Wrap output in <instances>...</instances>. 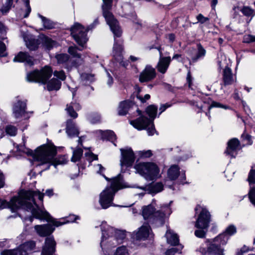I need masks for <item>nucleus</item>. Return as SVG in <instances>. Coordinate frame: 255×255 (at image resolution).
<instances>
[{"mask_svg":"<svg viewBox=\"0 0 255 255\" xmlns=\"http://www.w3.org/2000/svg\"><path fill=\"white\" fill-rule=\"evenodd\" d=\"M103 14L107 24L114 34L115 43L113 46V56L115 60L124 67L128 65V62L123 60L122 41L118 39L122 34V31L119 23L114 18L113 14L109 11L112 6V0H103Z\"/></svg>","mask_w":255,"mask_h":255,"instance_id":"f257e3e1","label":"nucleus"},{"mask_svg":"<svg viewBox=\"0 0 255 255\" xmlns=\"http://www.w3.org/2000/svg\"><path fill=\"white\" fill-rule=\"evenodd\" d=\"M44 195V194L39 191L21 190L19 192L18 195L13 197L9 202L0 200V209L8 207L11 209L12 212H14L21 208L30 211L32 214L33 209H38L34 197L37 196L38 199L42 201Z\"/></svg>","mask_w":255,"mask_h":255,"instance_id":"f03ea898","label":"nucleus"},{"mask_svg":"<svg viewBox=\"0 0 255 255\" xmlns=\"http://www.w3.org/2000/svg\"><path fill=\"white\" fill-rule=\"evenodd\" d=\"M57 153L56 147L52 144H43L38 147L34 152L28 150L27 154L33 156L35 161L40 162L38 165L46 164L45 170L49 168L51 165L55 167L58 164H64L67 159L64 155L55 158Z\"/></svg>","mask_w":255,"mask_h":255,"instance_id":"7ed1b4c3","label":"nucleus"},{"mask_svg":"<svg viewBox=\"0 0 255 255\" xmlns=\"http://www.w3.org/2000/svg\"><path fill=\"white\" fill-rule=\"evenodd\" d=\"M53 73L51 68L45 66L40 70H34L27 73L26 80L30 82L39 83L42 84L47 83L46 88L48 91L58 90L61 85V82L57 79L52 78L48 82L47 80L51 77Z\"/></svg>","mask_w":255,"mask_h":255,"instance_id":"20e7f679","label":"nucleus"},{"mask_svg":"<svg viewBox=\"0 0 255 255\" xmlns=\"http://www.w3.org/2000/svg\"><path fill=\"white\" fill-rule=\"evenodd\" d=\"M101 229L102 236L100 245L103 250L116 247L126 238L124 231L115 230L106 222H102Z\"/></svg>","mask_w":255,"mask_h":255,"instance_id":"39448f33","label":"nucleus"},{"mask_svg":"<svg viewBox=\"0 0 255 255\" xmlns=\"http://www.w3.org/2000/svg\"><path fill=\"white\" fill-rule=\"evenodd\" d=\"M172 202L171 201L169 204ZM154 201L151 204L142 207V215L144 220L149 223L158 224L162 225L164 222L166 216L171 214L172 211L170 208V204L162 205L160 209L156 210L154 207Z\"/></svg>","mask_w":255,"mask_h":255,"instance_id":"423d86ee","label":"nucleus"},{"mask_svg":"<svg viewBox=\"0 0 255 255\" xmlns=\"http://www.w3.org/2000/svg\"><path fill=\"white\" fill-rule=\"evenodd\" d=\"M124 187L123 180L121 175L112 180L110 186L107 187L99 195V202L102 208L106 209L114 206L113 202L116 192Z\"/></svg>","mask_w":255,"mask_h":255,"instance_id":"0eeeda50","label":"nucleus"},{"mask_svg":"<svg viewBox=\"0 0 255 255\" xmlns=\"http://www.w3.org/2000/svg\"><path fill=\"white\" fill-rule=\"evenodd\" d=\"M157 107L151 105L147 107L146 112L152 120L146 117L141 116L136 120L130 121V124L138 130L146 129L149 135H153L155 129L153 120L157 114Z\"/></svg>","mask_w":255,"mask_h":255,"instance_id":"6e6552de","label":"nucleus"},{"mask_svg":"<svg viewBox=\"0 0 255 255\" xmlns=\"http://www.w3.org/2000/svg\"><path fill=\"white\" fill-rule=\"evenodd\" d=\"M136 172L147 181L156 180L159 176V168L153 162H139L134 166Z\"/></svg>","mask_w":255,"mask_h":255,"instance_id":"1a4fd4ad","label":"nucleus"},{"mask_svg":"<svg viewBox=\"0 0 255 255\" xmlns=\"http://www.w3.org/2000/svg\"><path fill=\"white\" fill-rule=\"evenodd\" d=\"M98 24V20L96 19L92 24L85 29L80 23H76L71 28V34L77 43L83 46L88 40L86 31L92 29Z\"/></svg>","mask_w":255,"mask_h":255,"instance_id":"9d476101","label":"nucleus"},{"mask_svg":"<svg viewBox=\"0 0 255 255\" xmlns=\"http://www.w3.org/2000/svg\"><path fill=\"white\" fill-rule=\"evenodd\" d=\"M228 241V237L224 234H220L212 240L208 245L207 250H201L202 254L208 253L211 255H224L222 246L226 245Z\"/></svg>","mask_w":255,"mask_h":255,"instance_id":"9b49d317","label":"nucleus"},{"mask_svg":"<svg viewBox=\"0 0 255 255\" xmlns=\"http://www.w3.org/2000/svg\"><path fill=\"white\" fill-rule=\"evenodd\" d=\"M32 215L36 219L45 220L47 222H51L53 225L56 227L63 225L67 223L73 222L78 219V217L73 215L70 216L69 219L66 221H65V219H63L64 221L62 222L57 221L53 219L47 211L40 209L38 207V209L32 210Z\"/></svg>","mask_w":255,"mask_h":255,"instance_id":"f8f14e48","label":"nucleus"},{"mask_svg":"<svg viewBox=\"0 0 255 255\" xmlns=\"http://www.w3.org/2000/svg\"><path fill=\"white\" fill-rule=\"evenodd\" d=\"M27 47L30 50H35L38 48L40 42L42 43L44 47L48 50L55 46L56 42L50 38L44 35H40L39 39H36L30 36L27 39H24Z\"/></svg>","mask_w":255,"mask_h":255,"instance_id":"ddd939ff","label":"nucleus"},{"mask_svg":"<svg viewBox=\"0 0 255 255\" xmlns=\"http://www.w3.org/2000/svg\"><path fill=\"white\" fill-rule=\"evenodd\" d=\"M24 3V7L19 10L17 14L19 18H26L31 12V9L29 4V0H23ZM13 0H6L5 4L0 10L4 14H6L11 8Z\"/></svg>","mask_w":255,"mask_h":255,"instance_id":"4468645a","label":"nucleus"},{"mask_svg":"<svg viewBox=\"0 0 255 255\" xmlns=\"http://www.w3.org/2000/svg\"><path fill=\"white\" fill-rule=\"evenodd\" d=\"M151 231L148 223L143 224L137 231L133 232L132 237L134 244H137V242L145 241L149 236Z\"/></svg>","mask_w":255,"mask_h":255,"instance_id":"2eb2a0df","label":"nucleus"},{"mask_svg":"<svg viewBox=\"0 0 255 255\" xmlns=\"http://www.w3.org/2000/svg\"><path fill=\"white\" fill-rule=\"evenodd\" d=\"M122 157L120 159V165L122 169L124 166H131L135 160V156L131 148L121 149Z\"/></svg>","mask_w":255,"mask_h":255,"instance_id":"dca6fc26","label":"nucleus"},{"mask_svg":"<svg viewBox=\"0 0 255 255\" xmlns=\"http://www.w3.org/2000/svg\"><path fill=\"white\" fill-rule=\"evenodd\" d=\"M26 104L24 101L20 100L15 102L12 108L13 115L15 119L27 118V113L26 112Z\"/></svg>","mask_w":255,"mask_h":255,"instance_id":"f3484780","label":"nucleus"},{"mask_svg":"<svg viewBox=\"0 0 255 255\" xmlns=\"http://www.w3.org/2000/svg\"><path fill=\"white\" fill-rule=\"evenodd\" d=\"M210 222V214L205 208H202L195 224V227L198 229H207Z\"/></svg>","mask_w":255,"mask_h":255,"instance_id":"a211bd4d","label":"nucleus"},{"mask_svg":"<svg viewBox=\"0 0 255 255\" xmlns=\"http://www.w3.org/2000/svg\"><path fill=\"white\" fill-rule=\"evenodd\" d=\"M156 76L155 69L150 65H146L140 73L139 81L141 83L148 82L154 79Z\"/></svg>","mask_w":255,"mask_h":255,"instance_id":"6ab92c4d","label":"nucleus"},{"mask_svg":"<svg viewBox=\"0 0 255 255\" xmlns=\"http://www.w3.org/2000/svg\"><path fill=\"white\" fill-rule=\"evenodd\" d=\"M241 148L240 143L238 139L233 138L228 142V146L225 153L231 157H235L238 150Z\"/></svg>","mask_w":255,"mask_h":255,"instance_id":"aec40b11","label":"nucleus"},{"mask_svg":"<svg viewBox=\"0 0 255 255\" xmlns=\"http://www.w3.org/2000/svg\"><path fill=\"white\" fill-rule=\"evenodd\" d=\"M55 246L56 242L53 237L46 238L41 255H55Z\"/></svg>","mask_w":255,"mask_h":255,"instance_id":"412c9836","label":"nucleus"},{"mask_svg":"<svg viewBox=\"0 0 255 255\" xmlns=\"http://www.w3.org/2000/svg\"><path fill=\"white\" fill-rule=\"evenodd\" d=\"M158 50L159 51L160 57L156 67L159 72L164 74L166 72L169 67L171 59L169 56L163 57L162 56V52L160 51L159 49Z\"/></svg>","mask_w":255,"mask_h":255,"instance_id":"4be33fe9","label":"nucleus"},{"mask_svg":"<svg viewBox=\"0 0 255 255\" xmlns=\"http://www.w3.org/2000/svg\"><path fill=\"white\" fill-rule=\"evenodd\" d=\"M34 229L37 233L41 237H45L51 234L54 230V228L50 224L43 225H36Z\"/></svg>","mask_w":255,"mask_h":255,"instance_id":"5701e85b","label":"nucleus"},{"mask_svg":"<svg viewBox=\"0 0 255 255\" xmlns=\"http://www.w3.org/2000/svg\"><path fill=\"white\" fill-rule=\"evenodd\" d=\"M14 62H25L29 65L33 64V58L30 56L27 52H20L14 58Z\"/></svg>","mask_w":255,"mask_h":255,"instance_id":"b1692460","label":"nucleus"},{"mask_svg":"<svg viewBox=\"0 0 255 255\" xmlns=\"http://www.w3.org/2000/svg\"><path fill=\"white\" fill-rule=\"evenodd\" d=\"M66 131L70 137L78 136L79 131L73 120H68L67 121Z\"/></svg>","mask_w":255,"mask_h":255,"instance_id":"393cba45","label":"nucleus"},{"mask_svg":"<svg viewBox=\"0 0 255 255\" xmlns=\"http://www.w3.org/2000/svg\"><path fill=\"white\" fill-rule=\"evenodd\" d=\"M223 80L225 85H232L236 81V78L234 76L230 68L224 69Z\"/></svg>","mask_w":255,"mask_h":255,"instance_id":"a878e982","label":"nucleus"},{"mask_svg":"<svg viewBox=\"0 0 255 255\" xmlns=\"http://www.w3.org/2000/svg\"><path fill=\"white\" fill-rule=\"evenodd\" d=\"M165 236L168 244L172 246H176L179 243V239L176 234L170 229H167Z\"/></svg>","mask_w":255,"mask_h":255,"instance_id":"bb28decb","label":"nucleus"},{"mask_svg":"<svg viewBox=\"0 0 255 255\" xmlns=\"http://www.w3.org/2000/svg\"><path fill=\"white\" fill-rule=\"evenodd\" d=\"M1 255H27L26 250L22 247L21 245L13 250H4L1 252Z\"/></svg>","mask_w":255,"mask_h":255,"instance_id":"cd10ccee","label":"nucleus"},{"mask_svg":"<svg viewBox=\"0 0 255 255\" xmlns=\"http://www.w3.org/2000/svg\"><path fill=\"white\" fill-rule=\"evenodd\" d=\"M132 105V103L129 101L121 102L118 108V114L120 116L126 115Z\"/></svg>","mask_w":255,"mask_h":255,"instance_id":"c85d7f7f","label":"nucleus"},{"mask_svg":"<svg viewBox=\"0 0 255 255\" xmlns=\"http://www.w3.org/2000/svg\"><path fill=\"white\" fill-rule=\"evenodd\" d=\"M80 109V106L79 104L71 103L70 105H67L66 110L69 116L73 118H76L78 114L75 112V110H79Z\"/></svg>","mask_w":255,"mask_h":255,"instance_id":"c756f323","label":"nucleus"},{"mask_svg":"<svg viewBox=\"0 0 255 255\" xmlns=\"http://www.w3.org/2000/svg\"><path fill=\"white\" fill-rule=\"evenodd\" d=\"M145 188L149 193L155 194L163 190V185L161 182H157L149 184Z\"/></svg>","mask_w":255,"mask_h":255,"instance_id":"7c9ffc66","label":"nucleus"},{"mask_svg":"<svg viewBox=\"0 0 255 255\" xmlns=\"http://www.w3.org/2000/svg\"><path fill=\"white\" fill-rule=\"evenodd\" d=\"M217 63L220 70L230 68L226 56L222 53L218 54Z\"/></svg>","mask_w":255,"mask_h":255,"instance_id":"2f4dec72","label":"nucleus"},{"mask_svg":"<svg viewBox=\"0 0 255 255\" xmlns=\"http://www.w3.org/2000/svg\"><path fill=\"white\" fill-rule=\"evenodd\" d=\"M206 53V50L203 48V47L200 44H197V52L195 56H193L192 58V61L193 62H196L198 60L203 59Z\"/></svg>","mask_w":255,"mask_h":255,"instance_id":"473e14b6","label":"nucleus"},{"mask_svg":"<svg viewBox=\"0 0 255 255\" xmlns=\"http://www.w3.org/2000/svg\"><path fill=\"white\" fill-rule=\"evenodd\" d=\"M179 174V168L177 165H172L168 169V177L171 180H175Z\"/></svg>","mask_w":255,"mask_h":255,"instance_id":"72a5a7b5","label":"nucleus"},{"mask_svg":"<svg viewBox=\"0 0 255 255\" xmlns=\"http://www.w3.org/2000/svg\"><path fill=\"white\" fill-rule=\"evenodd\" d=\"M100 132L101 134L102 138L103 139H107L108 140H110L112 142H114V141L116 138V134L112 130H106V131L100 130Z\"/></svg>","mask_w":255,"mask_h":255,"instance_id":"f704fd0d","label":"nucleus"},{"mask_svg":"<svg viewBox=\"0 0 255 255\" xmlns=\"http://www.w3.org/2000/svg\"><path fill=\"white\" fill-rule=\"evenodd\" d=\"M83 155V150L81 148H77L73 149V155L71 157V161L75 162L79 161Z\"/></svg>","mask_w":255,"mask_h":255,"instance_id":"c9c22d12","label":"nucleus"},{"mask_svg":"<svg viewBox=\"0 0 255 255\" xmlns=\"http://www.w3.org/2000/svg\"><path fill=\"white\" fill-rule=\"evenodd\" d=\"M38 16L40 17L42 21L43 26L46 29H52L54 27V24L50 20L46 18L42 15L38 14Z\"/></svg>","mask_w":255,"mask_h":255,"instance_id":"e433bc0d","label":"nucleus"},{"mask_svg":"<svg viewBox=\"0 0 255 255\" xmlns=\"http://www.w3.org/2000/svg\"><path fill=\"white\" fill-rule=\"evenodd\" d=\"M21 246L24 250H26L28 253V252L33 251L35 249L36 245L35 242L30 241L24 243L22 244Z\"/></svg>","mask_w":255,"mask_h":255,"instance_id":"4c0bfd02","label":"nucleus"},{"mask_svg":"<svg viewBox=\"0 0 255 255\" xmlns=\"http://www.w3.org/2000/svg\"><path fill=\"white\" fill-rule=\"evenodd\" d=\"M240 10L246 16L253 17L255 14L254 10L248 6H244Z\"/></svg>","mask_w":255,"mask_h":255,"instance_id":"58836bf2","label":"nucleus"},{"mask_svg":"<svg viewBox=\"0 0 255 255\" xmlns=\"http://www.w3.org/2000/svg\"><path fill=\"white\" fill-rule=\"evenodd\" d=\"M236 232L237 229L236 227L233 225H231L226 228L225 232L222 234H224L229 238V236L234 235Z\"/></svg>","mask_w":255,"mask_h":255,"instance_id":"ea45409f","label":"nucleus"},{"mask_svg":"<svg viewBox=\"0 0 255 255\" xmlns=\"http://www.w3.org/2000/svg\"><path fill=\"white\" fill-rule=\"evenodd\" d=\"M58 63L63 64L68 61L69 56L66 54H60L56 56Z\"/></svg>","mask_w":255,"mask_h":255,"instance_id":"a19ab883","label":"nucleus"},{"mask_svg":"<svg viewBox=\"0 0 255 255\" xmlns=\"http://www.w3.org/2000/svg\"><path fill=\"white\" fill-rule=\"evenodd\" d=\"M6 132L10 136H15L17 133V128L12 125H8L5 128Z\"/></svg>","mask_w":255,"mask_h":255,"instance_id":"79ce46f5","label":"nucleus"},{"mask_svg":"<svg viewBox=\"0 0 255 255\" xmlns=\"http://www.w3.org/2000/svg\"><path fill=\"white\" fill-rule=\"evenodd\" d=\"M78 50H82L81 49H78L77 47L70 46L68 48V52L73 57L80 58L81 55L80 54L77 53Z\"/></svg>","mask_w":255,"mask_h":255,"instance_id":"37998d69","label":"nucleus"},{"mask_svg":"<svg viewBox=\"0 0 255 255\" xmlns=\"http://www.w3.org/2000/svg\"><path fill=\"white\" fill-rule=\"evenodd\" d=\"M114 255H129L127 248L125 246L119 247Z\"/></svg>","mask_w":255,"mask_h":255,"instance_id":"c03bdc74","label":"nucleus"},{"mask_svg":"<svg viewBox=\"0 0 255 255\" xmlns=\"http://www.w3.org/2000/svg\"><path fill=\"white\" fill-rule=\"evenodd\" d=\"M182 248L183 247L181 245H179L178 249L176 248H172L167 250L165 254L166 255H174L177 252L180 253V251L182 250Z\"/></svg>","mask_w":255,"mask_h":255,"instance_id":"a18cd8bd","label":"nucleus"},{"mask_svg":"<svg viewBox=\"0 0 255 255\" xmlns=\"http://www.w3.org/2000/svg\"><path fill=\"white\" fill-rule=\"evenodd\" d=\"M54 76L59 78L60 80L62 81H64L66 78V75L64 72L62 70L61 71H55L53 72Z\"/></svg>","mask_w":255,"mask_h":255,"instance_id":"49530a36","label":"nucleus"},{"mask_svg":"<svg viewBox=\"0 0 255 255\" xmlns=\"http://www.w3.org/2000/svg\"><path fill=\"white\" fill-rule=\"evenodd\" d=\"M95 167L97 169V172L102 175L106 180L109 181V179L102 173L105 170V168L100 164H97Z\"/></svg>","mask_w":255,"mask_h":255,"instance_id":"de8ad7c7","label":"nucleus"},{"mask_svg":"<svg viewBox=\"0 0 255 255\" xmlns=\"http://www.w3.org/2000/svg\"><path fill=\"white\" fill-rule=\"evenodd\" d=\"M255 168V166L254 167ZM254 167L251 170L248 177V181L250 183L255 182V169H253Z\"/></svg>","mask_w":255,"mask_h":255,"instance_id":"09e8293b","label":"nucleus"},{"mask_svg":"<svg viewBox=\"0 0 255 255\" xmlns=\"http://www.w3.org/2000/svg\"><path fill=\"white\" fill-rule=\"evenodd\" d=\"M255 41V36L250 34L245 35L244 36L243 42L245 43H250Z\"/></svg>","mask_w":255,"mask_h":255,"instance_id":"8fccbe9b","label":"nucleus"},{"mask_svg":"<svg viewBox=\"0 0 255 255\" xmlns=\"http://www.w3.org/2000/svg\"><path fill=\"white\" fill-rule=\"evenodd\" d=\"M196 18H197L198 21L197 22H196L195 23L200 22V23L203 24V23H204L208 21L209 20V19L208 17L204 16L201 13L198 14Z\"/></svg>","mask_w":255,"mask_h":255,"instance_id":"3c124183","label":"nucleus"},{"mask_svg":"<svg viewBox=\"0 0 255 255\" xmlns=\"http://www.w3.org/2000/svg\"><path fill=\"white\" fill-rule=\"evenodd\" d=\"M139 155L141 157L147 158L152 155V152L150 150L140 151L139 152Z\"/></svg>","mask_w":255,"mask_h":255,"instance_id":"603ef678","label":"nucleus"},{"mask_svg":"<svg viewBox=\"0 0 255 255\" xmlns=\"http://www.w3.org/2000/svg\"><path fill=\"white\" fill-rule=\"evenodd\" d=\"M6 47L5 44L0 41V57H4L7 54L5 52Z\"/></svg>","mask_w":255,"mask_h":255,"instance_id":"864d4df0","label":"nucleus"},{"mask_svg":"<svg viewBox=\"0 0 255 255\" xmlns=\"http://www.w3.org/2000/svg\"><path fill=\"white\" fill-rule=\"evenodd\" d=\"M249 195L251 202L255 206V187L250 191Z\"/></svg>","mask_w":255,"mask_h":255,"instance_id":"5fc2aeb1","label":"nucleus"},{"mask_svg":"<svg viewBox=\"0 0 255 255\" xmlns=\"http://www.w3.org/2000/svg\"><path fill=\"white\" fill-rule=\"evenodd\" d=\"M205 229H199V230H196L195 235L196 237L199 238H204L206 234Z\"/></svg>","mask_w":255,"mask_h":255,"instance_id":"6e6d98bb","label":"nucleus"},{"mask_svg":"<svg viewBox=\"0 0 255 255\" xmlns=\"http://www.w3.org/2000/svg\"><path fill=\"white\" fill-rule=\"evenodd\" d=\"M150 96L149 94L145 95L143 98L139 95H137L136 96V98L138 99H139L142 103L145 102L147 100H149L150 99Z\"/></svg>","mask_w":255,"mask_h":255,"instance_id":"4d7b16f0","label":"nucleus"},{"mask_svg":"<svg viewBox=\"0 0 255 255\" xmlns=\"http://www.w3.org/2000/svg\"><path fill=\"white\" fill-rule=\"evenodd\" d=\"M213 107H216V108H225V106L224 105H222L219 103L213 102H212V104L209 107V109H210L211 108Z\"/></svg>","mask_w":255,"mask_h":255,"instance_id":"13d9d810","label":"nucleus"},{"mask_svg":"<svg viewBox=\"0 0 255 255\" xmlns=\"http://www.w3.org/2000/svg\"><path fill=\"white\" fill-rule=\"evenodd\" d=\"M107 75L108 77L107 84L109 86H111L113 83V78L108 71H107Z\"/></svg>","mask_w":255,"mask_h":255,"instance_id":"bf43d9fd","label":"nucleus"},{"mask_svg":"<svg viewBox=\"0 0 255 255\" xmlns=\"http://www.w3.org/2000/svg\"><path fill=\"white\" fill-rule=\"evenodd\" d=\"M242 137L244 139H246L247 141H248V143L249 144H251V136L248 134H245V133H243L242 135Z\"/></svg>","mask_w":255,"mask_h":255,"instance_id":"052dcab7","label":"nucleus"},{"mask_svg":"<svg viewBox=\"0 0 255 255\" xmlns=\"http://www.w3.org/2000/svg\"><path fill=\"white\" fill-rule=\"evenodd\" d=\"M90 120L92 124H96L100 121V117L99 115H96L95 118L91 117Z\"/></svg>","mask_w":255,"mask_h":255,"instance_id":"680f3d73","label":"nucleus"},{"mask_svg":"<svg viewBox=\"0 0 255 255\" xmlns=\"http://www.w3.org/2000/svg\"><path fill=\"white\" fill-rule=\"evenodd\" d=\"M4 176L3 173L0 171V188L4 186Z\"/></svg>","mask_w":255,"mask_h":255,"instance_id":"e2e57ef3","label":"nucleus"},{"mask_svg":"<svg viewBox=\"0 0 255 255\" xmlns=\"http://www.w3.org/2000/svg\"><path fill=\"white\" fill-rule=\"evenodd\" d=\"M83 77L90 81H92L94 79L93 76L91 74H84Z\"/></svg>","mask_w":255,"mask_h":255,"instance_id":"0e129e2a","label":"nucleus"},{"mask_svg":"<svg viewBox=\"0 0 255 255\" xmlns=\"http://www.w3.org/2000/svg\"><path fill=\"white\" fill-rule=\"evenodd\" d=\"M169 106L167 104L162 105L159 108V110L160 111V114H161L163 112H164Z\"/></svg>","mask_w":255,"mask_h":255,"instance_id":"69168bd1","label":"nucleus"},{"mask_svg":"<svg viewBox=\"0 0 255 255\" xmlns=\"http://www.w3.org/2000/svg\"><path fill=\"white\" fill-rule=\"evenodd\" d=\"M6 31L5 30V27L4 26V25L0 22V33H4Z\"/></svg>","mask_w":255,"mask_h":255,"instance_id":"338daca9","label":"nucleus"},{"mask_svg":"<svg viewBox=\"0 0 255 255\" xmlns=\"http://www.w3.org/2000/svg\"><path fill=\"white\" fill-rule=\"evenodd\" d=\"M45 194L49 197H51L53 194V190L51 189L46 190Z\"/></svg>","mask_w":255,"mask_h":255,"instance_id":"774afa93","label":"nucleus"}]
</instances>
